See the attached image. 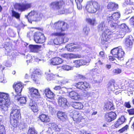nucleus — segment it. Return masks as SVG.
Here are the masks:
<instances>
[{"label": "nucleus", "mask_w": 134, "mask_h": 134, "mask_svg": "<svg viewBox=\"0 0 134 134\" xmlns=\"http://www.w3.org/2000/svg\"><path fill=\"white\" fill-rule=\"evenodd\" d=\"M66 34L65 33L61 32H56L52 33L51 36H52L57 37L54 38L53 42L55 44L60 45L63 43L67 42L69 40L68 38L64 36Z\"/></svg>", "instance_id": "f257e3e1"}, {"label": "nucleus", "mask_w": 134, "mask_h": 134, "mask_svg": "<svg viewBox=\"0 0 134 134\" xmlns=\"http://www.w3.org/2000/svg\"><path fill=\"white\" fill-rule=\"evenodd\" d=\"M43 16L42 13H38L37 11L33 10H31L27 15H25L28 21L30 23L32 22H37L41 20Z\"/></svg>", "instance_id": "f03ea898"}, {"label": "nucleus", "mask_w": 134, "mask_h": 134, "mask_svg": "<svg viewBox=\"0 0 134 134\" xmlns=\"http://www.w3.org/2000/svg\"><path fill=\"white\" fill-rule=\"evenodd\" d=\"M100 7V5L96 1L91 0L87 2L85 9L89 13H94L99 9Z\"/></svg>", "instance_id": "7ed1b4c3"}, {"label": "nucleus", "mask_w": 134, "mask_h": 134, "mask_svg": "<svg viewBox=\"0 0 134 134\" xmlns=\"http://www.w3.org/2000/svg\"><path fill=\"white\" fill-rule=\"evenodd\" d=\"M10 104L8 94L0 92V107L1 109L5 111L7 110Z\"/></svg>", "instance_id": "20e7f679"}, {"label": "nucleus", "mask_w": 134, "mask_h": 134, "mask_svg": "<svg viewBox=\"0 0 134 134\" xmlns=\"http://www.w3.org/2000/svg\"><path fill=\"white\" fill-rule=\"evenodd\" d=\"M120 13L116 12L114 13L111 16L107 17V21L111 28L115 29L118 26V25L116 21L120 18Z\"/></svg>", "instance_id": "39448f33"}, {"label": "nucleus", "mask_w": 134, "mask_h": 134, "mask_svg": "<svg viewBox=\"0 0 134 134\" xmlns=\"http://www.w3.org/2000/svg\"><path fill=\"white\" fill-rule=\"evenodd\" d=\"M114 34L110 29L108 28L105 29L102 34L101 43L103 45L108 44L110 42Z\"/></svg>", "instance_id": "423d86ee"}, {"label": "nucleus", "mask_w": 134, "mask_h": 134, "mask_svg": "<svg viewBox=\"0 0 134 134\" xmlns=\"http://www.w3.org/2000/svg\"><path fill=\"white\" fill-rule=\"evenodd\" d=\"M14 8L19 11L23 12L31 8L32 7V3H28L25 1L24 2L15 3L14 5Z\"/></svg>", "instance_id": "0eeeda50"}, {"label": "nucleus", "mask_w": 134, "mask_h": 134, "mask_svg": "<svg viewBox=\"0 0 134 134\" xmlns=\"http://www.w3.org/2000/svg\"><path fill=\"white\" fill-rule=\"evenodd\" d=\"M111 53L114 57L121 61L123 60L125 55V52L121 47H117L111 50Z\"/></svg>", "instance_id": "6e6552de"}, {"label": "nucleus", "mask_w": 134, "mask_h": 134, "mask_svg": "<svg viewBox=\"0 0 134 134\" xmlns=\"http://www.w3.org/2000/svg\"><path fill=\"white\" fill-rule=\"evenodd\" d=\"M53 27L57 31L63 32L68 29V25L64 21L59 20L54 23Z\"/></svg>", "instance_id": "1a4fd4ad"}, {"label": "nucleus", "mask_w": 134, "mask_h": 134, "mask_svg": "<svg viewBox=\"0 0 134 134\" xmlns=\"http://www.w3.org/2000/svg\"><path fill=\"white\" fill-rule=\"evenodd\" d=\"M72 113V118L75 123L81 124L85 122V119L82 116L81 113L77 111H73Z\"/></svg>", "instance_id": "9d476101"}, {"label": "nucleus", "mask_w": 134, "mask_h": 134, "mask_svg": "<svg viewBox=\"0 0 134 134\" xmlns=\"http://www.w3.org/2000/svg\"><path fill=\"white\" fill-rule=\"evenodd\" d=\"M130 32V30L126 25L124 23L121 24L119 27V30L117 31L116 35L118 38L123 37L127 32Z\"/></svg>", "instance_id": "9b49d317"}, {"label": "nucleus", "mask_w": 134, "mask_h": 134, "mask_svg": "<svg viewBox=\"0 0 134 134\" xmlns=\"http://www.w3.org/2000/svg\"><path fill=\"white\" fill-rule=\"evenodd\" d=\"M65 4V1L63 0H60L51 2L49 6L53 10H58L59 12V10L63 8Z\"/></svg>", "instance_id": "f8f14e48"}, {"label": "nucleus", "mask_w": 134, "mask_h": 134, "mask_svg": "<svg viewBox=\"0 0 134 134\" xmlns=\"http://www.w3.org/2000/svg\"><path fill=\"white\" fill-rule=\"evenodd\" d=\"M34 40L37 43L42 44L45 41V38L43 33L39 31H37L34 34Z\"/></svg>", "instance_id": "ddd939ff"}, {"label": "nucleus", "mask_w": 134, "mask_h": 134, "mask_svg": "<svg viewBox=\"0 0 134 134\" xmlns=\"http://www.w3.org/2000/svg\"><path fill=\"white\" fill-rule=\"evenodd\" d=\"M29 93L32 100L36 101L40 97V94L38 89L34 87L29 88Z\"/></svg>", "instance_id": "4468645a"}, {"label": "nucleus", "mask_w": 134, "mask_h": 134, "mask_svg": "<svg viewBox=\"0 0 134 134\" xmlns=\"http://www.w3.org/2000/svg\"><path fill=\"white\" fill-rule=\"evenodd\" d=\"M21 118L20 110L13 107L10 114V118L20 120Z\"/></svg>", "instance_id": "2eb2a0df"}, {"label": "nucleus", "mask_w": 134, "mask_h": 134, "mask_svg": "<svg viewBox=\"0 0 134 134\" xmlns=\"http://www.w3.org/2000/svg\"><path fill=\"white\" fill-rule=\"evenodd\" d=\"M117 115L114 112L111 111L106 113L105 115V119L107 122L114 120L116 118Z\"/></svg>", "instance_id": "dca6fc26"}, {"label": "nucleus", "mask_w": 134, "mask_h": 134, "mask_svg": "<svg viewBox=\"0 0 134 134\" xmlns=\"http://www.w3.org/2000/svg\"><path fill=\"white\" fill-rule=\"evenodd\" d=\"M13 87L18 95L20 96L23 86L21 82L14 83L13 85Z\"/></svg>", "instance_id": "f3484780"}, {"label": "nucleus", "mask_w": 134, "mask_h": 134, "mask_svg": "<svg viewBox=\"0 0 134 134\" xmlns=\"http://www.w3.org/2000/svg\"><path fill=\"white\" fill-rule=\"evenodd\" d=\"M63 61L62 58L56 57L52 58L50 60V63L53 65H57L61 64L63 62Z\"/></svg>", "instance_id": "a211bd4d"}, {"label": "nucleus", "mask_w": 134, "mask_h": 134, "mask_svg": "<svg viewBox=\"0 0 134 134\" xmlns=\"http://www.w3.org/2000/svg\"><path fill=\"white\" fill-rule=\"evenodd\" d=\"M104 109L108 111L113 110L115 109L113 102L110 101H107L104 103Z\"/></svg>", "instance_id": "6ab92c4d"}, {"label": "nucleus", "mask_w": 134, "mask_h": 134, "mask_svg": "<svg viewBox=\"0 0 134 134\" xmlns=\"http://www.w3.org/2000/svg\"><path fill=\"white\" fill-rule=\"evenodd\" d=\"M74 65L76 67H79L81 65H85L87 63L86 61L83 59L76 60L73 62Z\"/></svg>", "instance_id": "aec40b11"}, {"label": "nucleus", "mask_w": 134, "mask_h": 134, "mask_svg": "<svg viewBox=\"0 0 134 134\" xmlns=\"http://www.w3.org/2000/svg\"><path fill=\"white\" fill-rule=\"evenodd\" d=\"M58 118L62 121H65L67 118V115L65 112H63L60 111H59L57 114Z\"/></svg>", "instance_id": "412c9836"}, {"label": "nucleus", "mask_w": 134, "mask_h": 134, "mask_svg": "<svg viewBox=\"0 0 134 134\" xmlns=\"http://www.w3.org/2000/svg\"><path fill=\"white\" fill-rule=\"evenodd\" d=\"M44 92L46 97L48 98L51 99L54 98L55 94L51 91L49 88H47L45 89Z\"/></svg>", "instance_id": "4be33fe9"}, {"label": "nucleus", "mask_w": 134, "mask_h": 134, "mask_svg": "<svg viewBox=\"0 0 134 134\" xmlns=\"http://www.w3.org/2000/svg\"><path fill=\"white\" fill-rule=\"evenodd\" d=\"M38 118L42 122L44 123H47L50 121L48 116L46 114H42L39 115Z\"/></svg>", "instance_id": "5701e85b"}, {"label": "nucleus", "mask_w": 134, "mask_h": 134, "mask_svg": "<svg viewBox=\"0 0 134 134\" xmlns=\"http://www.w3.org/2000/svg\"><path fill=\"white\" fill-rule=\"evenodd\" d=\"M34 100H32L29 104L30 108L34 113L37 112L38 111V108L36 103Z\"/></svg>", "instance_id": "b1692460"}, {"label": "nucleus", "mask_w": 134, "mask_h": 134, "mask_svg": "<svg viewBox=\"0 0 134 134\" xmlns=\"http://www.w3.org/2000/svg\"><path fill=\"white\" fill-rule=\"evenodd\" d=\"M133 39L132 37H129L126 38L125 39V44L127 48H131L133 45Z\"/></svg>", "instance_id": "393cba45"}, {"label": "nucleus", "mask_w": 134, "mask_h": 134, "mask_svg": "<svg viewBox=\"0 0 134 134\" xmlns=\"http://www.w3.org/2000/svg\"><path fill=\"white\" fill-rule=\"evenodd\" d=\"M41 47V46L38 45H30L29 46V49L30 52L34 53H37Z\"/></svg>", "instance_id": "a878e982"}, {"label": "nucleus", "mask_w": 134, "mask_h": 134, "mask_svg": "<svg viewBox=\"0 0 134 134\" xmlns=\"http://www.w3.org/2000/svg\"><path fill=\"white\" fill-rule=\"evenodd\" d=\"M118 5L112 2L109 3L107 5V8L110 11H113L115 10L117 8Z\"/></svg>", "instance_id": "bb28decb"}, {"label": "nucleus", "mask_w": 134, "mask_h": 134, "mask_svg": "<svg viewBox=\"0 0 134 134\" xmlns=\"http://www.w3.org/2000/svg\"><path fill=\"white\" fill-rule=\"evenodd\" d=\"M65 47L68 51L70 52H73L76 49L78 48L79 46L78 45L74 46L71 44H70L66 45Z\"/></svg>", "instance_id": "cd10ccee"}, {"label": "nucleus", "mask_w": 134, "mask_h": 134, "mask_svg": "<svg viewBox=\"0 0 134 134\" xmlns=\"http://www.w3.org/2000/svg\"><path fill=\"white\" fill-rule=\"evenodd\" d=\"M19 120L10 118V124L12 127L16 128L18 127L19 125Z\"/></svg>", "instance_id": "c85d7f7f"}, {"label": "nucleus", "mask_w": 134, "mask_h": 134, "mask_svg": "<svg viewBox=\"0 0 134 134\" xmlns=\"http://www.w3.org/2000/svg\"><path fill=\"white\" fill-rule=\"evenodd\" d=\"M86 21L87 23L93 26L97 24L95 18L92 19L90 18H87L86 19Z\"/></svg>", "instance_id": "c756f323"}, {"label": "nucleus", "mask_w": 134, "mask_h": 134, "mask_svg": "<svg viewBox=\"0 0 134 134\" xmlns=\"http://www.w3.org/2000/svg\"><path fill=\"white\" fill-rule=\"evenodd\" d=\"M40 74V72L38 70L36 69L33 72L31 75V78L32 80L35 82H36L37 80V75Z\"/></svg>", "instance_id": "7c9ffc66"}, {"label": "nucleus", "mask_w": 134, "mask_h": 134, "mask_svg": "<svg viewBox=\"0 0 134 134\" xmlns=\"http://www.w3.org/2000/svg\"><path fill=\"white\" fill-rule=\"evenodd\" d=\"M69 95L70 98L74 100H77L79 98L78 93L74 91L70 92Z\"/></svg>", "instance_id": "2f4dec72"}, {"label": "nucleus", "mask_w": 134, "mask_h": 134, "mask_svg": "<svg viewBox=\"0 0 134 134\" xmlns=\"http://www.w3.org/2000/svg\"><path fill=\"white\" fill-rule=\"evenodd\" d=\"M67 102L66 99L65 98L62 97L59 98L58 103L59 105L60 106H62L63 105H66Z\"/></svg>", "instance_id": "473e14b6"}, {"label": "nucleus", "mask_w": 134, "mask_h": 134, "mask_svg": "<svg viewBox=\"0 0 134 134\" xmlns=\"http://www.w3.org/2000/svg\"><path fill=\"white\" fill-rule=\"evenodd\" d=\"M72 105L74 108L77 109H81L83 107L82 104L80 102H74Z\"/></svg>", "instance_id": "72a5a7b5"}, {"label": "nucleus", "mask_w": 134, "mask_h": 134, "mask_svg": "<svg viewBox=\"0 0 134 134\" xmlns=\"http://www.w3.org/2000/svg\"><path fill=\"white\" fill-rule=\"evenodd\" d=\"M134 10V9L131 5H127L125 9V13L126 14H128L131 13Z\"/></svg>", "instance_id": "f704fd0d"}, {"label": "nucleus", "mask_w": 134, "mask_h": 134, "mask_svg": "<svg viewBox=\"0 0 134 134\" xmlns=\"http://www.w3.org/2000/svg\"><path fill=\"white\" fill-rule=\"evenodd\" d=\"M105 27L104 22L102 21L97 26V29L99 31H102Z\"/></svg>", "instance_id": "c9c22d12"}, {"label": "nucleus", "mask_w": 134, "mask_h": 134, "mask_svg": "<svg viewBox=\"0 0 134 134\" xmlns=\"http://www.w3.org/2000/svg\"><path fill=\"white\" fill-rule=\"evenodd\" d=\"M17 100L19 102L20 105H21L25 104L26 102V98L24 97H22L19 98H18Z\"/></svg>", "instance_id": "e433bc0d"}, {"label": "nucleus", "mask_w": 134, "mask_h": 134, "mask_svg": "<svg viewBox=\"0 0 134 134\" xmlns=\"http://www.w3.org/2000/svg\"><path fill=\"white\" fill-rule=\"evenodd\" d=\"M83 82L79 81L75 83V86L77 89L82 90Z\"/></svg>", "instance_id": "4c0bfd02"}, {"label": "nucleus", "mask_w": 134, "mask_h": 134, "mask_svg": "<svg viewBox=\"0 0 134 134\" xmlns=\"http://www.w3.org/2000/svg\"><path fill=\"white\" fill-rule=\"evenodd\" d=\"M11 12L12 16L14 17L17 19H19L20 18V14L18 13L15 12L13 10H11Z\"/></svg>", "instance_id": "58836bf2"}, {"label": "nucleus", "mask_w": 134, "mask_h": 134, "mask_svg": "<svg viewBox=\"0 0 134 134\" xmlns=\"http://www.w3.org/2000/svg\"><path fill=\"white\" fill-rule=\"evenodd\" d=\"M83 90H86V89L88 90L91 88L90 85L86 81L83 82Z\"/></svg>", "instance_id": "ea45409f"}, {"label": "nucleus", "mask_w": 134, "mask_h": 134, "mask_svg": "<svg viewBox=\"0 0 134 134\" xmlns=\"http://www.w3.org/2000/svg\"><path fill=\"white\" fill-rule=\"evenodd\" d=\"M38 133L34 127H30L28 130V134H37Z\"/></svg>", "instance_id": "a19ab883"}, {"label": "nucleus", "mask_w": 134, "mask_h": 134, "mask_svg": "<svg viewBox=\"0 0 134 134\" xmlns=\"http://www.w3.org/2000/svg\"><path fill=\"white\" fill-rule=\"evenodd\" d=\"M129 125H126L125 126L119 130L118 131L120 133H122L126 131L129 129Z\"/></svg>", "instance_id": "79ce46f5"}, {"label": "nucleus", "mask_w": 134, "mask_h": 134, "mask_svg": "<svg viewBox=\"0 0 134 134\" xmlns=\"http://www.w3.org/2000/svg\"><path fill=\"white\" fill-rule=\"evenodd\" d=\"M60 56L66 59H71V53L62 54H61Z\"/></svg>", "instance_id": "37998d69"}, {"label": "nucleus", "mask_w": 134, "mask_h": 134, "mask_svg": "<svg viewBox=\"0 0 134 134\" xmlns=\"http://www.w3.org/2000/svg\"><path fill=\"white\" fill-rule=\"evenodd\" d=\"M75 77L77 80H83L86 79L85 76L79 74H76L75 76Z\"/></svg>", "instance_id": "c03bdc74"}, {"label": "nucleus", "mask_w": 134, "mask_h": 134, "mask_svg": "<svg viewBox=\"0 0 134 134\" xmlns=\"http://www.w3.org/2000/svg\"><path fill=\"white\" fill-rule=\"evenodd\" d=\"M133 4L134 2H131L130 0H125L123 3V5L124 6L132 5Z\"/></svg>", "instance_id": "a18cd8bd"}, {"label": "nucleus", "mask_w": 134, "mask_h": 134, "mask_svg": "<svg viewBox=\"0 0 134 134\" xmlns=\"http://www.w3.org/2000/svg\"><path fill=\"white\" fill-rule=\"evenodd\" d=\"M51 127L56 131H59L60 130V129L58 127L56 124L54 123H52L51 125Z\"/></svg>", "instance_id": "49530a36"}, {"label": "nucleus", "mask_w": 134, "mask_h": 134, "mask_svg": "<svg viewBox=\"0 0 134 134\" xmlns=\"http://www.w3.org/2000/svg\"><path fill=\"white\" fill-rule=\"evenodd\" d=\"M62 69L64 70L68 71L71 69V67L68 65H63L62 66Z\"/></svg>", "instance_id": "de8ad7c7"}, {"label": "nucleus", "mask_w": 134, "mask_h": 134, "mask_svg": "<svg viewBox=\"0 0 134 134\" xmlns=\"http://www.w3.org/2000/svg\"><path fill=\"white\" fill-rule=\"evenodd\" d=\"M125 119L124 116H121L120 118L118 119L119 122L122 124L125 121Z\"/></svg>", "instance_id": "09e8293b"}, {"label": "nucleus", "mask_w": 134, "mask_h": 134, "mask_svg": "<svg viewBox=\"0 0 134 134\" xmlns=\"http://www.w3.org/2000/svg\"><path fill=\"white\" fill-rule=\"evenodd\" d=\"M115 83V82L114 80H110L108 84V87L110 88L111 86H114Z\"/></svg>", "instance_id": "8fccbe9b"}, {"label": "nucleus", "mask_w": 134, "mask_h": 134, "mask_svg": "<svg viewBox=\"0 0 134 134\" xmlns=\"http://www.w3.org/2000/svg\"><path fill=\"white\" fill-rule=\"evenodd\" d=\"M83 30L86 35H87L90 31V29L89 27L86 26L84 27Z\"/></svg>", "instance_id": "3c124183"}, {"label": "nucleus", "mask_w": 134, "mask_h": 134, "mask_svg": "<svg viewBox=\"0 0 134 134\" xmlns=\"http://www.w3.org/2000/svg\"><path fill=\"white\" fill-rule=\"evenodd\" d=\"M71 54V58H80L81 57V55L79 54Z\"/></svg>", "instance_id": "603ef678"}, {"label": "nucleus", "mask_w": 134, "mask_h": 134, "mask_svg": "<svg viewBox=\"0 0 134 134\" xmlns=\"http://www.w3.org/2000/svg\"><path fill=\"white\" fill-rule=\"evenodd\" d=\"M113 73L115 74H119L121 72V70L119 68H117L114 69L113 70Z\"/></svg>", "instance_id": "864d4df0"}, {"label": "nucleus", "mask_w": 134, "mask_h": 134, "mask_svg": "<svg viewBox=\"0 0 134 134\" xmlns=\"http://www.w3.org/2000/svg\"><path fill=\"white\" fill-rule=\"evenodd\" d=\"M124 106L126 108H130L131 107V105L130 104V102L128 101L124 103Z\"/></svg>", "instance_id": "5fc2aeb1"}, {"label": "nucleus", "mask_w": 134, "mask_h": 134, "mask_svg": "<svg viewBox=\"0 0 134 134\" xmlns=\"http://www.w3.org/2000/svg\"><path fill=\"white\" fill-rule=\"evenodd\" d=\"M127 111L129 115H134V108L128 109Z\"/></svg>", "instance_id": "6e6d98bb"}, {"label": "nucleus", "mask_w": 134, "mask_h": 134, "mask_svg": "<svg viewBox=\"0 0 134 134\" xmlns=\"http://www.w3.org/2000/svg\"><path fill=\"white\" fill-rule=\"evenodd\" d=\"M130 24L134 28V16H132L130 19Z\"/></svg>", "instance_id": "4d7b16f0"}, {"label": "nucleus", "mask_w": 134, "mask_h": 134, "mask_svg": "<svg viewBox=\"0 0 134 134\" xmlns=\"http://www.w3.org/2000/svg\"><path fill=\"white\" fill-rule=\"evenodd\" d=\"M122 124L119 121L117 120L115 123L114 127L116 128H118Z\"/></svg>", "instance_id": "13d9d810"}, {"label": "nucleus", "mask_w": 134, "mask_h": 134, "mask_svg": "<svg viewBox=\"0 0 134 134\" xmlns=\"http://www.w3.org/2000/svg\"><path fill=\"white\" fill-rule=\"evenodd\" d=\"M5 132V127L2 125L0 124V132Z\"/></svg>", "instance_id": "bf43d9fd"}, {"label": "nucleus", "mask_w": 134, "mask_h": 134, "mask_svg": "<svg viewBox=\"0 0 134 134\" xmlns=\"http://www.w3.org/2000/svg\"><path fill=\"white\" fill-rule=\"evenodd\" d=\"M99 57L100 58L104 59L105 58L104 53L103 51H101L99 53Z\"/></svg>", "instance_id": "052dcab7"}, {"label": "nucleus", "mask_w": 134, "mask_h": 134, "mask_svg": "<svg viewBox=\"0 0 134 134\" xmlns=\"http://www.w3.org/2000/svg\"><path fill=\"white\" fill-rule=\"evenodd\" d=\"M77 4V7L79 10H81L82 9V6L81 3H76Z\"/></svg>", "instance_id": "680f3d73"}, {"label": "nucleus", "mask_w": 134, "mask_h": 134, "mask_svg": "<svg viewBox=\"0 0 134 134\" xmlns=\"http://www.w3.org/2000/svg\"><path fill=\"white\" fill-rule=\"evenodd\" d=\"M61 89V87L60 86H56L54 88V89L56 91L59 90Z\"/></svg>", "instance_id": "e2e57ef3"}, {"label": "nucleus", "mask_w": 134, "mask_h": 134, "mask_svg": "<svg viewBox=\"0 0 134 134\" xmlns=\"http://www.w3.org/2000/svg\"><path fill=\"white\" fill-rule=\"evenodd\" d=\"M109 60L110 61H113L115 60V59L114 56H110L109 57Z\"/></svg>", "instance_id": "0e129e2a"}, {"label": "nucleus", "mask_w": 134, "mask_h": 134, "mask_svg": "<svg viewBox=\"0 0 134 134\" xmlns=\"http://www.w3.org/2000/svg\"><path fill=\"white\" fill-rule=\"evenodd\" d=\"M12 21V19L10 17L8 18L7 20V22L8 23H10Z\"/></svg>", "instance_id": "69168bd1"}, {"label": "nucleus", "mask_w": 134, "mask_h": 134, "mask_svg": "<svg viewBox=\"0 0 134 134\" xmlns=\"http://www.w3.org/2000/svg\"><path fill=\"white\" fill-rule=\"evenodd\" d=\"M106 67L108 69H110L111 68V66L110 65L107 64L106 65Z\"/></svg>", "instance_id": "338daca9"}, {"label": "nucleus", "mask_w": 134, "mask_h": 134, "mask_svg": "<svg viewBox=\"0 0 134 134\" xmlns=\"http://www.w3.org/2000/svg\"><path fill=\"white\" fill-rule=\"evenodd\" d=\"M76 3H82L83 0H75Z\"/></svg>", "instance_id": "774afa93"}]
</instances>
